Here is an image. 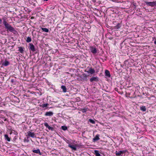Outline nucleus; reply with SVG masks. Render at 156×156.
Returning a JSON list of instances; mask_svg holds the SVG:
<instances>
[{
  "mask_svg": "<svg viewBox=\"0 0 156 156\" xmlns=\"http://www.w3.org/2000/svg\"><path fill=\"white\" fill-rule=\"evenodd\" d=\"M5 28L7 29V31H9L15 34L17 33L15 29L8 23H5L4 24Z\"/></svg>",
  "mask_w": 156,
  "mask_h": 156,
  "instance_id": "nucleus-1",
  "label": "nucleus"
},
{
  "mask_svg": "<svg viewBox=\"0 0 156 156\" xmlns=\"http://www.w3.org/2000/svg\"><path fill=\"white\" fill-rule=\"evenodd\" d=\"M27 138L28 139L29 137H31L34 138L36 137L35 133L34 132H32L30 131H28L27 132Z\"/></svg>",
  "mask_w": 156,
  "mask_h": 156,
  "instance_id": "nucleus-2",
  "label": "nucleus"
},
{
  "mask_svg": "<svg viewBox=\"0 0 156 156\" xmlns=\"http://www.w3.org/2000/svg\"><path fill=\"white\" fill-rule=\"evenodd\" d=\"M146 5L148 6H156V1L152 2H146Z\"/></svg>",
  "mask_w": 156,
  "mask_h": 156,
  "instance_id": "nucleus-3",
  "label": "nucleus"
},
{
  "mask_svg": "<svg viewBox=\"0 0 156 156\" xmlns=\"http://www.w3.org/2000/svg\"><path fill=\"white\" fill-rule=\"evenodd\" d=\"M87 76L86 74L83 73V74L82 76L80 77V78L81 79V80L82 81H87Z\"/></svg>",
  "mask_w": 156,
  "mask_h": 156,
  "instance_id": "nucleus-4",
  "label": "nucleus"
},
{
  "mask_svg": "<svg viewBox=\"0 0 156 156\" xmlns=\"http://www.w3.org/2000/svg\"><path fill=\"white\" fill-rule=\"evenodd\" d=\"M127 151H120L119 152H118L117 151H116L115 152V154L117 156H119L121 154H123L124 153H125Z\"/></svg>",
  "mask_w": 156,
  "mask_h": 156,
  "instance_id": "nucleus-5",
  "label": "nucleus"
},
{
  "mask_svg": "<svg viewBox=\"0 0 156 156\" xmlns=\"http://www.w3.org/2000/svg\"><path fill=\"white\" fill-rule=\"evenodd\" d=\"M87 73H90L91 74H93L95 73V70L92 68H90L88 71H86Z\"/></svg>",
  "mask_w": 156,
  "mask_h": 156,
  "instance_id": "nucleus-6",
  "label": "nucleus"
},
{
  "mask_svg": "<svg viewBox=\"0 0 156 156\" xmlns=\"http://www.w3.org/2000/svg\"><path fill=\"white\" fill-rule=\"evenodd\" d=\"M29 49L32 51H35L34 46L33 44L32 43L29 44Z\"/></svg>",
  "mask_w": 156,
  "mask_h": 156,
  "instance_id": "nucleus-7",
  "label": "nucleus"
},
{
  "mask_svg": "<svg viewBox=\"0 0 156 156\" xmlns=\"http://www.w3.org/2000/svg\"><path fill=\"white\" fill-rule=\"evenodd\" d=\"M90 81L91 82H93V81L97 82L98 81V78L97 76L93 77L90 78Z\"/></svg>",
  "mask_w": 156,
  "mask_h": 156,
  "instance_id": "nucleus-8",
  "label": "nucleus"
},
{
  "mask_svg": "<svg viewBox=\"0 0 156 156\" xmlns=\"http://www.w3.org/2000/svg\"><path fill=\"white\" fill-rule=\"evenodd\" d=\"M44 125L46 127V128H47L49 130H51L53 131L54 129V128L53 127L50 126L48 124V123L47 122L45 123H44Z\"/></svg>",
  "mask_w": 156,
  "mask_h": 156,
  "instance_id": "nucleus-9",
  "label": "nucleus"
},
{
  "mask_svg": "<svg viewBox=\"0 0 156 156\" xmlns=\"http://www.w3.org/2000/svg\"><path fill=\"white\" fill-rule=\"evenodd\" d=\"M90 50L91 52L93 54H95L97 52V50L96 48H94L93 47H90Z\"/></svg>",
  "mask_w": 156,
  "mask_h": 156,
  "instance_id": "nucleus-10",
  "label": "nucleus"
},
{
  "mask_svg": "<svg viewBox=\"0 0 156 156\" xmlns=\"http://www.w3.org/2000/svg\"><path fill=\"white\" fill-rule=\"evenodd\" d=\"M53 115V112H46L45 115L46 116H51Z\"/></svg>",
  "mask_w": 156,
  "mask_h": 156,
  "instance_id": "nucleus-11",
  "label": "nucleus"
},
{
  "mask_svg": "<svg viewBox=\"0 0 156 156\" xmlns=\"http://www.w3.org/2000/svg\"><path fill=\"white\" fill-rule=\"evenodd\" d=\"M105 75L106 76H107L108 77H111V75L110 74V72L108 70H105Z\"/></svg>",
  "mask_w": 156,
  "mask_h": 156,
  "instance_id": "nucleus-12",
  "label": "nucleus"
},
{
  "mask_svg": "<svg viewBox=\"0 0 156 156\" xmlns=\"http://www.w3.org/2000/svg\"><path fill=\"white\" fill-rule=\"evenodd\" d=\"M99 135L97 134L96 136L93 139V141L94 142L97 140H99Z\"/></svg>",
  "mask_w": 156,
  "mask_h": 156,
  "instance_id": "nucleus-13",
  "label": "nucleus"
},
{
  "mask_svg": "<svg viewBox=\"0 0 156 156\" xmlns=\"http://www.w3.org/2000/svg\"><path fill=\"white\" fill-rule=\"evenodd\" d=\"M33 152L37 153L39 155H41V153L40 150L39 149H37V150H33Z\"/></svg>",
  "mask_w": 156,
  "mask_h": 156,
  "instance_id": "nucleus-14",
  "label": "nucleus"
},
{
  "mask_svg": "<svg viewBox=\"0 0 156 156\" xmlns=\"http://www.w3.org/2000/svg\"><path fill=\"white\" fill-rule=\"evenodd\" d=\"M68 146L74 151H76V147L74 145L69 144Z\"/></svg>",
  "mask_w": 156,
  "mask_h": 156,
  "instance_id": "nucleus-15",
  "label": "nucleus"
},
{
  "mask_svg": "<svg viewBox=\"0 0 156 156\" xmlns=\"http://www.w3.org/2000/svg\"><path fill=\"white\" fill-rule=\"evenodd\" d=\"M9 64V62L5 60L2 63V65L5 66H7Z\"/></svg>",
  "mask_w": 156,
  "mask_h": 156,
  "instance_id": "nucleus-16",
  "label": "nucleus"
},
{
  "mask_svg": "<svg viewBox=\"0 0 156 156\" xmlns=\"http://www.w3.org/2000/svg\"><path fill=\"white\" fill-rule=\"evenodd\" d=\"M18 48L19 51L21 53H23L24 51L23 48L22 47H19Z\"/></svg>",
  "mask_w": 156,
  "mask_h": 156,
  "instance_id": "nucleus-17",
  "label": "nucleus"
},
{
  "mask_svg": "<svg viewBox=\"0 0 156 156\" xmlns=\"http://www.w3.org/2000/svg\"><path fill=\"white\" fill-rule=\"evenodd\" d=\"M61 88L62 89L63 91L64 92H66V89L65 86L62 85L61 86Z\"/></svg>",
  "mask_w": 156,
  "mask_h": 156,
  "instance_id": "nucleus-18",
  "label": "nucleus"
},
{
  "mask_svg": "<svg viewBox=\"0 0 156 156\" xmlns=\"http://www.w3.org/2000/svg\"><path fill=\"white\" fill-rule=\"evenodd\" d=\"M5 140H7L8 141H10V138L9 137L8 135L5 134Z\"/></svg>",
  "mask_w": 156,
  "mask_h": 156,
  "instance_id": "nucleus-19",
  "label": "nucleus"
},
{
  "mask_svg": "<svg viewBox=\"0 0 156 156\" xmlns=\"http://www.w3.org/2000/svg\"><path fill=\"white\" fill-rule=\"evenodd\" d=\"M94 151V154L96 156H100V154L99 153V151H98L95 150Z\"/></svg>",
  "mask_w": 156,
  "mask_h": 156,
  "instance_id": "nucleus-20",
  "label": "nucleus"
},
{
  "mask_svg": "<svg viewBox=\"0 0 156 156\" xmlns=\"http://www.w3.org/2000/svg\"><path fill=\"white\" fill-rule=\"evenodd\" d=\"M26 41L28 42H30L31 41V38L30 37H27L26 39Z\"/></svg>",
  "mask_w": 156,
  "mask_h": 156,
  "instance_id": "nucleus-21",
  "label": "nucleus"
},
{
  "mask_svg": "<svg viewBox=\"0 0 156 156\" xmlns=\"http://www.w3.org/2000/svg\"><path fill=\"white\" fill-rule=\"evenodd\" d=\"M41 30L44 32H48L49 31L48 29L47 28H41Z\"/></svg>",
  "mask_w": 156,
  "mask_h": 156,
  "instance_id": "nucleus-22",
  "label": "nucleus"
},
{
  "mask_svg": "<svg viewBox=\"0 0 156 156\" xmlns=\"http://www.w3.org/2000/svg\"><path fill=\"white\" fill-rule=\"evenodd\" d=\"M140 109L141 110L145 112L146 111V108L145 106H142L140 107Z\"/></svg>",
  "mask_w": 156,
  "mask_h": 156,
  "instance_id": "nucleus-23",
  "label": "nucleus"
},
{
  "mask_svg": "<svg viewBox=\"0 0 156 156\" xmlns=\"http://www.w3.org/2000/svg\"><path fill=\"white\" fill-rule=\"evenodd\" d=\"M61 128L62 129L64 130H66L67 129V127L65 126H62Z\"/></svg>",
  "mask_w": 156,
  "mask_h": 156,
  "instance_id": "nucleus-24",
  "label": "nucleus"
},
{
  "mask_svg": "<svg viewBox=\"0 0 156 156\" xmlns=\"http://www.w3.org/2000/svg\"><path fill=\"white\" fill-rule=\"evenodd\" d=\"M6 17H3L2 18V20L3 21V24H5V23H7V22L6 21Z\"/></svg>",
  "mask_w": 156,
  "mask_h": 156,
  "instance_id": "nucleus-25",
  "label": "nucleus"
},
{
  "mask_svg": "<svg viewBox=\"0 0 156 156\" xmlns=\"http://www.w3.org/2000/svg\"><path fill=\"white\" fill-rule=\"evenodd\" d=\"M48 105V103L43 104L42 105V107L44 108L47 107Z\"/></svg>",
  "mask_w": 156,
  "mask_h": 156,
  "instance_id": "nucleus-26",
  "label": "nucleus"
},
{
  "mask_svg": "<svg viewBox=\"0 0 156 156\" xmlns=\"http://www.w3.org/2000/svg\"><path fill=\"white\" fill-rule=\"evenodd\" d=\"M89 122L93 124H94L95 123V122L93 120L91 119H89Z\"/></svg>",
  "mask_w": 156,
  "mask_h": 156,
  "instance_id": "nucleus-27",
  "label": "nucleus"
},
{
  "mask_svg": "<svg viewBox=\"0 0 156 156\" xmlns=\"http://www.w3.org/2000/svg\"><path fill=\"white\" fill-rule=\"evenodd\" d=\"M115 27L117 29L121 27L120 24L119 23H118L117 25Z\"/></svg>",
  "mask_w": 156,
  "mask_h": 156,
  "instance_id": "nucleus-28",
  "label": "nucleus"
},
{
  "mask_svg": "<svg viewBox=\"0 0 156 156\" xmlns=\"http://www.w3.org/2000/svg\"><path fill=\"white\" fill-rule=\"evenodd\" d=\"M87 111V109L85 108H83L81 110V111L83 113L85 112H86Z\"/></svg>",
  "mask_w": 156,
  "mask_h": 156,
  "instance_id": "nucleus-29",
  "label": "nucleus"
},
{
  "mask_svg": "<svg viewBox=\"0 0 156 156\" xmlns=\"http://www.w3.org/2000/svg\"><path fill=\"white\" fill-rule=\"evenodd\" d=\"M25 142H29V140H24Z\"/></svg>",
  "mask_w": 156,
  "mask_h": 156,
  "instance_id": "nucleus-30",
  "label": "nucleus"
},
{
  "mask_svg": "<svg viewBox=\"0 0 156 156\" xmlns=\"http://www.w3.org/2000/svg\"><path fill=\"white\" fill-rule=\"evenodd\" d=\"M115 91H117L118 90V89L117 88H115Z\"/></svg>",
  "mask_w": 156,
  "mask_h": 156,
  "instance_id": "nucleus-31",
  "label": "nucleus"
},
{
  "mask_svg": "<svg viewBox=\"0 0 156 156\" xmlns=\"http://www.w3.org/2000/svg\"><path fill=\"white\" fill-rule=\"evenodd\" d=\"M2 23V20L1 19H0V24H1Z\"/></svg>",
  "mask_w": 156,
  "mask_h": 156,
  "instance_id": "nucleus-32",
  "label": "nucleus"
},
{
  "mask_svg": "<svg viewBox=\"0 0 156 156\" xmlns=\"http://www.w3.org/2000/svg\"><path fill=\"white\" fill-rule=\"evenodd\" d=\"M11 82H12V83H13L14 82V80H13V79H12L11 80Z\"/></svg>",
  "mask_w": 156,
  "mask_h": 156,
  "instance_id": "nucleus-33",
  "label": "nucleus"
},
{
  "mask_svg": "<svg viewBox=\"0 0 156 156\" xmlns=\"http://www.w3.org/2000/svg\"><path fill=\"white\" fill-rule=\"evenodd\" d=\"M154 43L155 44H156V40L154 41Z\"/></svg>",
  "mask_w": 156,
  "mask_h": 156,
  "instance_id": "nucleus-34",
  "label": "nucleus"
},
{
  "mask_svg": "<svg viewBox=\"0 0 156 156\" xmlns=\"http://www.w3.org/2000/svg\"><path fill=\"white\" fill-rule=\"evenodd\" d=\"M44 1H48V0H44Z\"/></svg>",
  "mask_w": 156,
  "mask_h": 156,
  "instance_id": "nucleus-35",
  "label": "nucleus"
}]
</instances>
